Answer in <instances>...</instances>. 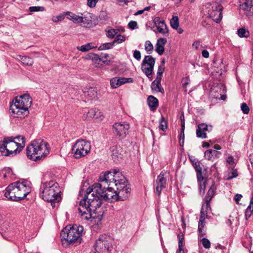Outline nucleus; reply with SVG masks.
<instances>
[{
  "mask_svg": "<svg viewBox=\"0 0 253 253\" xmlns=\"http://www.w3.org/2000/svg\"><path fill=\"white\" fill-rule=\"evenodd\" d=\"M110 85L113 88H116L121 85V78H113L110 80Z\"/></svg>",
  "mask_w": 253,
  "mask_h": 253,
  "instance_id": "29",
  "label": "nucleus"
},
{
  "mask_svg": "<svg viewBox=\"0 0 253 253\" xmlns=\"http://www.w3.org/2000/svg\"><path fill=\"white\" fill-rule=\"evenodd\" d=\"M181 120V128H185V120L183 114H182L180 117Z\"/></svg>",
  "mask_w": 253,
  "mask_h": 253,
  "instance_id": "63",
  "label": "nucleus"
},
{
  "mask_svg": "<svg viewBox=\"0 0 253 253\" xmlns=\"http://www.w3.org/2000/svg\"><path fill=\"white\" fill-rule=\"evenodd\" d=\"M241 9L243 10L247 16L250 17L253 14V4L252 0H246V1L240 5Z\"/></svg>",
  "mask_w": 253,
  "mask_h": 253,
  "instance_id": "18",
  "label": "nucleus"
},
{
  "mask_svg": "<svg viewBox=\"0 0 253 253\" xmlns=\"http://www.w3.org/2000/svg\"><path fill=\"white\" fill-rule=\"evenodd\" d=\"M113 239L107 235L99 236L94 246L95 253H108L113 249Z\"/></svg>",
  "mask_w": 253,
  "mask_h": 253,
  "instance_id": "8",
  "label": "nucleus"
},
{
  "mask_svg": "<svg viewBox=\"0 0 253 253\" xmlns=\"http://www.w3.org/2000/svg\"><path fill=\"white\" fill-rule=\"evenodd\" d=\"M200 163L199 161H196V162L193 163V165L192 166L196 171L197 178L198 182H202L204 180V177L202 175V169L200 166Z\"/></svg>",
  "mask_w": 253,
  "mask_h": 253,
  "instance_id": "23",
  "label": "nucleus"
},
{
  "mask_svg": "<svg viewBox=\"0 0 253 253\" xmlns=\"http://www.w3.org/2000/svg\"><path fill=\"white\" fill-rule=\"evenodd\" d=\"M184 129L185 128H181L180 134L179 136V144L181 146H182L184 145Z\"/></svg>",
  "mask_w": 253,
  "mask_h": 253,
  "instance_id": "42",
  "label": "nucleus"
},
{
  "mask_svg": "<svg viewBox=\"0 0 253 253\" xmlns=\"http://www.w3.org/2000/svg\"><path fill=\"white\" fill-rule=\"evenodd\" d=\"M0 174H2L4 178L7 177H11V175H12V171L11 169L9 168H5L1 170V172H0Z\"/></svg>",
  "mask_w": 253,
  "mask_h": 253,
  "instance_id": "33",
  "label": "nucleus"
},
{
  "mask_svg": "<svg viewBox=\"0 0 253 253\" xmlns=\"http://www.w3.org/2000/svg\"><path fill=\"white\" fill-rule=\"evenodd\" d=\"M48 145V143L42 139L35 140L26 148L27 158L34 161L44 158L49 153Z\"/></svg>",
  "mask_w": 253,
  "mask_h": 253,
  "instance_id": "4",
  "label": "nucleus"
},
{
  "mask_svg": "<svg viewBox=\"0 0 253 253\" xmlns=\"http://www.w3.org/2000/svg\"><path fill=\"white\" fill-rule=\"evenodd\" d=\"M121 84L122 85L124 84L127 83H132L133 82V80L131 78H121Z\"/></svg>",
  "mask_w": 253,
  "mask_h": 253,
  "instance_id": "56",
  "label": "nucleus"
},
{
  "mask_svg": "<svg viewBox=\"0 0 253 253\" xmlns=\"http://www.w3.org/2000/svg\"><path fill=\"white\" fill-rule=\"evenodd\" d=\"M208 17L216 23H219L222 17L221 11L223 7L222 5L217 2H213L208 7Z\"/></svg>",
  "mask_w": 253,
  "mask_h": 253,
  "instance_id": "12",
  "label": "nucleus"
},
{
  "mask_svg": "<svg viewBox=\"0 0 253 253\" xmlns=\"http://www.w3.org/2000/svg\"><path fill=\"white\" fill-rule=\"evenodd\" d=\"M167 40L164 38H160L157 40L155 46V51L160 55H162L164 52V45L166 43Z\"/></svg>",
  "mask_w": 253,
  "mask_h": 253,
  "instance_id": "21",
  "label": "nucleus"
},
{
  "mask_svg": "<svg viewBox=\"0 0 253 253\" xmlns=\"http://www.w3.org/2000/svg\"><path fill=\"white\" fill-rule=\"evenodd\" d=\"M72 16V21L75 23H80L81 21H83V17L79 15H77L75 14H71Z\"/></svg>",
  "mask_w": 253,
  "mask_h": 253,
  "instance_id": "41",
  "label": "nucleus"
},
{
  "mask_svg": "<svg viewBox=\"0 0 253 253\" xmlns=\"http://www.w3.org/2000/svg\"><path fill=\"white\" fill-rule=\"evenodd\" d=\"M84 95L88 99L92 100L97 98V92L96 89L89 87L86 91H84Z\"/></svg>",
  "mask_w": 253,
  "mask_h": 253,
  "instance_id": "25",
  "label": "nucleus"
},
{
  "mask_svg": "<svg viewBox=\"0 0 253 253\" xmlns=\"http://www.w3.org/2000/svg\"><path fill=\"white\" fill-rule=\"evenodd\" d=\"M99 18L100 20L103 21H106L108 19V15L107 12L104 11H100L99 15Z\"/></svg>",
  "mask_w": 253,
  "mask_h": 253,
  "instance_id": "47",
  "label": "nucleus"
},
{
  "mask_svg": "<svg viewBox=\"0 0 253 253\" xmlns=\"http://www.w3.org/2000/svg\"><path fill=\"white\" fill-rule=\"evenodd\" d=\"M32 101L28 94H25L15 97L14 102L10 106L11 116L15 118H24L29 113L28 108L31 106Z\"/></svg>",
  "mask_w": 253,
  "mask_h": 253,
  "instance_id": "3",
  "label": "nucleus"
},
{
  "mask_svg": "<svg viewBox=\"0 0 253 253\" xmlns=\"http://www.w3.org/2000/svg\"><path fill=\"white\" fill-rule=\"evenodd\" d=\"M87 5L91 8H93L95 6L96 3L98 0H87Z\"/></svg>",
  "mask_w": 253,
  "mask_h": 253,
  "instance_id": "58",
  "label": "nucleus"
},
{
  "mask_svg": "<svg viewBox=\"0 0 253 253\" xmlns=\"http://www.w3.org/2000/svg\"><path fill=\"white\" fill-rule=\"evenodd\" d=\"M166 171H162L158 176L155 182V192L159 196L162 190L166 187L167 179L165 177Z\"/></svg>",
  "mask_w": 253,
  "mask_h": 253,
  "instance_id": "14",
  "label": "nucleus"
},
{
  "mask_svg": "<svg viewBox=\"0 0 253 253\" xmlns=\"http://www.w3.org/2000/svg\"><path fill=\"white\" fill-rule=\"evenodd\" d=\"M155 64V58L151 55L145 56L142 63L141 69L150 80L152 79V74Z\"/></svg>",
  "mask_w": 253,
  "mask_h": 253,
  "instance_id": "11",
  "label": "nucleus"
},
{
  "mask_svg": "<svg viewBox=\"0 0 253 253\" xmlns=\"http://www.w3.org/2000/svg\"><path fill=\"white\" fill-rule=\"evenodd\" d=\"M128 26L130 29L134 30L137 28V23L136 21H131L128 23Z\"/></svg>",
  "mask_w": 253,
  "mask_h": 253,
  "instance_id": "55",
  "label": "nucleus"
},
{
  "mask_svg": "<svg viewBox=\"0 0 253 253\" xmlns=\"http://www.w3.org/2000/svg\"><path fill=\"white\" fill-rule=\"evenodd\" d=\"M83 23V26L85 28H90L92 26V22L90 18L84 16L83 17V21H81Z\"/></svg>",
  "mask_w": 253,
  "mask_h": 253,
  "instance_id": "31",
  "label": "nucleus"
},
{
  "mask_svg": "<svg viewBox=\"0 0 253 253\" xmlns=\"http://www.w3.org/2000/svg\"><path fill=\"white\" fill-rule=\"evenodd\" d=\"M253 211V209H251V206H248L245 211V217L246 219H248L249 217H250Z\"/></svg>",
  "mask_w": 253,
  "mask_h": 253,
  "instance_id": "52",
  "label": "nucleus"
},
{
  "mask_svg": "<svg viewBox=\"0 0 253 253\" xmlns=\"http://www.w3.org/2000/svg\"><path fill=\"white\" fill-rule=\"evenodd\" d=\"M212 129V126H210V128H208L207 125L202 123L200 124L198 126L197 129L196 130V135L198 137L201 138H207L206 131H210Z\"/></svg>",
  "mask_w": 253,
  "mask_h": 253,
  "instance_id": "16",
  "label": "nucleus"
},
{
  "mask_svg": "<svg viewBox=\"0 0 253 253\" xmlns=\"http://www.w3.org/2000/svg\"><path fill=\"white\" fill-rule=\"evenodd\" d=\"M64 19V15H58L57 16H53L52 18V20L54 22H58L59 21H61L63 20Z\"/></svg>",
  "mask_w": 253,
  "mask_h": 253,
  "instance_id": "54",
  "label": "nucleus"
},
{
  "mask_svg": "<svg viewBox=\"0 0 253 253\" xmlns=\"http://www.w3.org/2000/svg\"><path fill=\"white\" fill-rule=\"evenodd\" d=\"M121 174L119 170L115 169L113 170V171H107L102 173L99 176V179L101 182L106 183L109 186L111 185V183L114 184L115 182V180L119 178V175Z\"/></svg>",
  "mask_w": 253,
  "mask_h": 253,
  "instance_id": "13",
  "label": "nucleus"
},
{
  "mask_svg": "<svg viewBox=\"0 0 253 253\" xmlns=\"http://www.w3.org/2000/svg\"><path fill=\"white\" fill-rule=\"evenodd\" d=\"M214 190L215 189L213 187V186H211L205 196V202H210L211 200L212 199L213 196L214 195Z\"/></svg>",
  "mask_w": 253,
  "mask_h": 253,
  "instance_id": "30",
  "label": "nucleus"
},
{
  "mask_svg": "<svg viewBox=\"0 0 253 253\" xmlns=\"http://www.w3.org/2000/svg\"><path fill=\"white\" fill-rule=\"evenodd\" d=\"M90 58H91L93 60L101 61V58L99 57V56L95 54H92L91 56H90Z\"/></svg>",
  "mask_w": 253,
  "mask_h": 253,
  "instance_id": "64",
  "label": "nucleus"
},
{
  "mask_svg": "<svg viewBox=\"0 0 253 253\" xmlns=\"http://www.w3.org/2000/svg\"><path fill=\"white\" fill-rule=\"evenodd\" d=\"M170 24L173 29H177L179 25L178 17L176 16H173L170 21Z\"/></svg>",
  "mask_w": 253,
  "mask_h": 253,
  "instance_id": "32",
  "label": "nucleus"
},
{
  "mask_svg": "<svg viewBox=\"0 0 253 253\" xmlns=\"http://www.w3.org/2000/svg\"><path fill=\"white\" fill-rule=\"evenodd\" d=\"M84 231V227L77 224L67 226L61 232V236L69 245L74 243H81L82 240V236Z\"/></svg>",
  "mask_w": 253,
  "mask_h": 253,
  "instance_id": "6",
  "label": "nucleus"
},
{
  "mask_svg": "<svg viewBox=\"0 0 253 253\" xmlns=\"http://www.w3.org/2000/svg\"><path fill=\"white\" fill-rule=\"evenodd\" d=\"M94 189V184L89 187L80 201L78 211L82 219L88 220L92 218L101 220L102 218L103 212L101 206L103 199L99 197V194L93 192Z\"/></svg>",
  "mask_w": 253,
  "mask_h": 253,
  "instance_id": "1",
  "label": "nucleus"
},
{
  "mask_svg": "<svg viewBox=\"0 0 253 253\" xmlns=\"http://www.w3.org/2000/svg\"><path fill=\"white\" fill-rule=\"evenodd\" d=\"M154 22L159 33L165 34L168 32V29L164 20H161L159 17H156Z\"/></svg>",
  "mask_w": 253,
  "mask_h": 253,
  "instance_id": "19",
  "label": "nucleus"
},
{
  "mask_svg": "<svg viewBox=\"0 0 253 253\" xmlns=\"http://www.w3.org/2000/svg\"><path fill=\"white\" fill-rule=\"evenodd\" d=\"M44 9V8L42 6H31L29 7V11L30 12L43 11Z\"/></svg>",
  "mask_w": 253,
  "mask_h": 253,
  "instance_id": "50",
  "label": "nucleus"
},
{
  "mask_svg": "<svg viewBox=\"0 0 253 253\" xmlns=\"http://www.w3.org/2000/svg\"><path fill=\"white\" fill-rule=\"evenodd\" d=\"M114 133L119 137H124L129 128V125L127 123H116L113 126Z\"/></svg>",
  "mask_w": 253,
  "mask_h": 253,
  "instance_id": "15",
  "label": "nucleus"
},
{
  "mask_svg": "<svg viewBox=\"0 0 253 253\" xmlns=\"http://www.w3.org/2000/svg\"><path fill=\"white\" fill-rule=\"evenodd\" d=\"M177 238L178 239V250L179 252H181L183 251V242L184 240V237L183 235H179L178 234L177 235Z\"/></svg>",
  "mask_w": 253,
  "mask_h": 253,
  "instance_id": "43",
  "label": "nucleus"
},
{
  "mask_svg": "<svg viewBox=\"0 0 253 253\" xmlns=\"http://www.w3.org/2000/svg\"><path fill=\"white\" fill-rule=\"evenodd\" d=\"M117 187L116 191L123 190L126 188H130L128 185V181L126 177L123 175L121 174L117 180H115V182L114 183Z\"/></svg>",
  "mask_w": 253,
  "mask_h": 253,
  "instance_id": "17",
  "label": "nucleus"
},
{
  "mask_svg": "<svg viewBox=\"0 0 253 253\" xmlns=\"http://www.w3.org/2000/svg\"><path fill=\"white\" fill-rule=\"evenodd\" d=\"M102 58H101V61L102 62L106 64H108V63L110 62V59H109V55L108 54H101Z\"/></svg>",
  "mask_w": 253,
  "mask_h": 253,
  "instance_id": "48",
  "label": "nucleus"
},
{
  "mask_svg": "<svg viewBox=\"0 0 253 253\" xmlns=\"http://www.w3.org/2000/svg\"><path fill=\"white\" fill-rule=\"evenodd\" d=\"M151 88L153 91L156 92L164 93V89L161 85V84L155 83V82H152L151 84Z\"/></svg>",
  "mask_w": 253,
  "mask_h": 253,
  "instance_id": "27",
  "label": "nucleus"
},
{
  "mask_svg": "<svg viewBox=\"0 0 253 253\" xmlns=\"http://www.w3.org/2000/svg\"><path fill=\"white\" fill-rule=\"evenodd\" d=\"M202 244L205 249H209L211 247V242L207 238H203L201 240Z\"/></svg>",
  "mask_w": 253,
  "mask_h": 253,
  "instance_id": "44",
  "label": "nucleus"
},
{
  "mask_svg": "<svg viewBox=\"0 0 253 253\" xmlns=\"http://www.w3.org/2000/svg\"><path fill=\"white\" fill-rule=\"evenodd\" d=\"M145 49L148 53H151L153 50V45L151 42L147 41L145 42Z\"/></svg>",
  "mask_w": 253,
  "mask_h": 253,
  "instance_id": "40",
  "label": "nucleus"
},
{
  "mask_svg": "<svg viewBox=\"0 0 253 253\" xmlns=\"http://www.w3.org/2000/svg\"><path fill=\"white\" fill-rule=\"evenodd\" d=\"M94 47L92 45V43H89L81 46L77 47V49L82 52H86L89 50L94 48Z\"/></svg>",
  "mask_w": 253,
  "mask_h": 253,
  "instance_id": "35",
  "label": "nucleus"
},
{
  "mask_svg": "<svg viewBox=\"0 0 253 253\" xmlns=\"http://www.w3.org/2000/svg\"><path fill=\"white\" fill-rule=\"evenodd\" d=\"M165 70V68L163 66H159L158 69L157 75L162 77V74Z\"/></svg>",
  "mask_w": 253,
  "mask_h": 253,
  "instance_id": "62",
  "label": "nucleus"
},
{
  "mask_svg": "<svg viewBox=\"0 0 253 253\" xmlns=\"http://www.w3.org/2000/svg\"><path fill=\"white\" fill-rule=\"evenodd\" d=\"M90 144L84 140H78L72 147V152L76 159L85 156L90 150Z\"/></svg>",
  "mask_w": 253,
  "mask_h": 253,
  "instance_id": "10",
  "label": "nucleus"
},
{
  "mask_svg": "<svg viewBox=\"0 0 253 253\" xmlns=\"http://www.w3.org/2000/svg\"><path fill=\"white\" fill-rule=\"evenodd\" d=\"M182 86L183 87L186 88L190 83V79L188 77L182 79Z\"/></svg>",
  "mask_w": 253,
  "mask_h": 253,
  "instance_id": "57",
  "label": "nucleus"
},
{
  "mask_svg": "<svg viewBox=\"0 0 253 253\" xmlns=\"http://www.w3.org/2000/svg\"><path fill=\"white\" fill-rule=\"evenodd\" d=\"M31 183L22 180L12 183L6 188L4 196L9 200L19 201L24 199L31 192Z\"/></svg>",
  "mask_w": 253,
  "mask_h": 253,
  "instance_id": "2",
  "label": "nucleus"
},
{
  "mask_svg": "<svg viewBox=\"0 0 253 253\" xmlns=\"http://www.w3.org/2000/svg\"><path fill=\"white\" fill-rule=\"evenodd\" d=\"M159 128L164 131L167 129V123L163 116H162L160 120Z\"/></svg>",
  "mask_w": 253,
  "mask_h": 253,
  "instance_id": "38",
  "label": "nucleus"
},
{
  "mask_svg": "<svg viewBox=\"0 0 253 253\" xmlns=\"http://www.w3.org/2000/svg\"><path fill=\"white\" fill-rule=\"evenodd\" d=\"M221 153L215 150H207L205 152V157L208 160L213 161L214 158L219 157Z\"/></svg>",
  "mask_w": 253,
  "mask_h": 253,
  "instance_id": "22",
  "label": "nucleus"
},
{
  "mask_svg": "<svg viewBox=\"0 0 253 253\" xmlns=\"http://www.w3.org/2000/svg\"><path fill=\"white\" fill-rule=\"evenodd\" d=\"M12 137L5 138L0 144V152L2 155L9 156L19 153L23 148L21 144L15 142Z\"/></svg>",
  "mask_w": 253,
  "mask_h": 253,
  "instance_id": "7",
  "label": "nucleus"
},
{
  "mask_svg": "<svg viewBox=\"0 0 253 253\" xmlns=\"http://www.w3.org/2000/svg\"><path fill=\"white\" fill-rule=\"evenodd\" d=\"M228 177L227 180H230L232 178H235L238 176V172L236 169H233L232 171L228 174Z\"/></svg>",
  "mask_w": 253,
  "mask_h": 253,
  "instance_id": "49",
  "label": "nucleus"
},
{
  "mask_svg": "<svg viewBox=\"0 0 253 253\" xmlns=\"http://www.w3.org/2000/svg\"><path fill=\"white\" fill-rule=\"evenodd\" d=\"M95 190L93 191L99 194V197L103 200L110 202L117 201V191H114L112 187L105 186L102 188V184L96 183L94 184Z\"/></svg>",
  "mask_w": 253,
  "mask_h": 253,
  "instance_id": "9",
  "label": "nucleus"
},
{
  "mask_svg": "<svg viewBox=\"0 0 253 253\" xmlns=\"http://www.w3.org/2000/svg\"><path fill=\"white\" fill-rule=\"evenodd\" d=\"M119 147L117 146H113L110 147V151L112 153V157L113 159L116 160L119 158H121V154L118 150Z\"/></svg>",
  "mask_w": 253,
  "mask_h": 253,
  "instance_id": "26",
  "label": "nucleus"
},
{
  "mask_svg": "<svg viewBox=\"0 0 253 253\" xmlns=\"http://www.w3.org/2000/svg\"><path fill=\"white\" fill-rule=\"evenodd\" d=\"M241 109L245 114H248L250 112V108L246 103H243L241 104Z\"/></svg>",
  "mask_w": 253,
  "mask_h": 253,
  "instance_id": "45",
  "label": "nucleus"
},
{
  "mask_svg": "<svg viewBox=\"0 0 253 253\" xmlns=\"http://www.w3.org/2000/svg\"><path fill=\"white\" fill-rule=\"evenodd\" d=\"M238 35L241 38H248L250 33L248 30L242 28L238 30Z\"/></svg>",
  "mask_w": 253,
  "mask_h": 253,
  "instance_id": "36",
  "label": "nucleus"
},
{
  "mask_svg": "<svg viewBox=\"0 0 253 253\" xmlns=\"http://www.w3.org/2000/svg\"><path fill=\"white\" fill-rule=\"evenodd\" d=\"M113 45H114V42H113L105 43H104V44H102L101 45H100L98 47V50H105V49H111V48H112Z\"/></svg>",
  "mask_w": 253,
  "mask_h": 253,
  "instance_id": "39",
  "label": "nucleus"
},
{
  "mask_svg": "<svg viewBox=\"0 0 253 253\" xmlns=\"http://www.w3.org/2000/svg\"><path fill=\"white\" fill-rule=\"evenodd\" d=\"M205 220H202V219H200L199 221L198 231L201 236H203L205 235V234L203 232L204 226L205 225Z\"/></svg>",
  "mask_w": 253,
  "mask_h": 253,
  "instance_id": "37",
  "label": "nucleus"
},
{
  "mask_svg": "<svg viewBox=\"0 0 253 253\" xmlns=\"http://www.w3.org/2000/svg\"><path fill=\"white\" fill-rule=\"evenodd\" d=\"M207 213L206 211H205V206H202L200 212V219H202V220H205Z\"/></svg>",
  "mask_w": 253,
  "mask_h": 253,
  "instance_id": "51",
  "label": "nucleus"
},
{
  "mask_svg": "<svg viewBox=\"0 0 253 253\" xmlns=\"http://www.w3.org/2000/svg\"><path fill=\"white\" fill-rule=\"evenodd\" d=\"M148 104L152 111H155L158 106L159 101L155 97L150 95L147 98Z\"/></svg>",
  "mask_w": 253,
  "mask_h": 253,
  "instance_id": "24",
  "label": "nucleus"
},
{
  "mask_svg": "<svg viewBox=\"0 0 253 253\" xmlns=\"http://www.w3.org/2000/svg\"><path fill=\"white\" fill-rule=\"evenodd\" d=\"M40 191L42 197L46 202L59 201L60 192L59 184L54 180L42 182Z\"/></svg>",
  "mask_w": 253,
  "mask_h": 253,
  "instance_id": "5",
  "label": "nucleus"
},
{
  "mask_svg": "<svg viewBox=\"0 0 253 253\" xmlns=\"http://www.w3.org/2000/svg\"><path fill=\"white\" fill-rule=\"evenodd\" d=\"M116 34L117 32L114 29H111L107 32V36L109 38L113 39Z\"/></svg>",
  "mask_w": 253,
  "mask_h": 253,
  "instance_id": "53",
  "label": "nucleus"
},
{
  "mask_svg": "<svg viewBox=\"0 0 253 253\" xmlns=\"http://www.w3.org/2000/svg\"><path fill=\"white\" fill-rule=\"evenodd\" d=\"M125 41V37L124 36L119 35L115 38V39L114 40V41L113 42H114V44L115 42H117L118 43H120Z\"/></svg>",
  "mask_w": 253,
  "mask_h": 253,
  "instance_id": "46",
  "label": "nucleus"
},
{
  "mask_svg": "<svg viewBox=\"0 0 253 253\" xmlns=\"http://www.w3.org/2000/svg\"><path fill=\"white\" fill-rule=\"evenodd\" d=\"M100 114V112L98 110H96L95 109H91L87 113V116L88 118H98L99 115H97V113Z\"/></svg>",
  "mask_w": 253,
  "mask_h": 253,
  "instance_id": "34",
  "label": "nucleus"
},
{
  "mask_svg": "<svg viewBox=\"0 0 253 253\" xmlns=\"http://www.w3.org/2000/svg\"><path fill=\"white\" fill-rule=\"evenodd\" d=\"M18 57H19L18 59L24 65L31 66L34 63L33 60L29 57L21 55H18Z\"/></svg>",
  "mask_w": 253,
  "mask_h": 253,
  "instance_id": "28",
  "label": "nucleus"
},
{
  "mask_svg": "<svg viewBox=\"0 0 253 253\" xmlns=\"http://www.w3.org/2000/svg\"><path fill=\"white\" fill-rule=\"evenodd\" d=\"M130 188H126L123 190L116 191L117 201H125L128 199L130 194Z\"/></svg>",
  "mask_w": 253,
  "mask_h": 253,
  "instance_id": "20",
  "label": "nucleus"
},
{
  "mask_svg": "<svg viewBox=\"0 0 253 253\" xmlns=\"http://www.w3.org/2000/svg\"><path fill=\"white\" fill-rule=\"evenodd\" d=\"M133 57L137 60H140L141 59V53L139 50H135L133 52Z\"/></svg>",
  "mask_w": 253,
  "mask_h": 253,
  "instance_id": "59",
  "label": "nucleus"
},
{
  "mask_svg": "<svg viewBox=\"0 0 253 253\" xmlns=\"http://www.w3.org/2000/svg\"><path fill=\"white\" fill-rule=\"evenodd\" d=\"M17 139L18 141H22L21 146H23V147L25 146V137L23 136L19 135L14 138Z\"/></svg>",
  "mask_w": 253,
  "mask_h": 253,
  "instance_id": "61",
  "label": "nucleus"
},
{
  "mask_svg": "<svg viewBox=\"0 0 253 253\" xmlns=\"http://www.w3.org/2000/svg\"><path fill=\"white\" fill-rule=\"evenodd\" d=\"M199 188H200V194L202 195H203L205 193V189L206 188L205 182H204L203 184H202L201 183L199 184Z\"/></svg>",
  "mask_w": 253,
  "mask_h": 253,
  "instance_id": "60",
  "label": "nucleus"
}]
</instances>
